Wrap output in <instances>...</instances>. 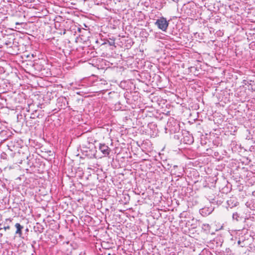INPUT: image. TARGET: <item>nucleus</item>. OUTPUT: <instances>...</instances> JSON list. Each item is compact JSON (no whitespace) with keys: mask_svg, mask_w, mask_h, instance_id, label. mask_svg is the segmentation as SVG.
Here are the masks:
<instances>
[{"mask_svg":"<svg viewBox=\"0 0 255 255\" xmlns=\"http://www.w3.org/2000/svg\"><path fill=\"white\" fill-rule=\"evenodd\" d=\"M15 227L16 228L15 234L18 235L19 237H21L22 234V230L23 229V227L19 223H16L15 224Z\"/></svg>","mask_w":255,"mask_h":255,"instance_id":"3","label":"nucleus"},{"mask_svg":"<svg viewBox=\"0 0 255 255\" xmlns=\"http://www.w3.org/2000/svg\"><path fill=\"white\" fill-rule=\"evenodd\" d=\"M99 149L105 156L109 155L111 152L110 148L105 144H100Z\"/></svg>","mask_w":255,"mask_h":255,"instance_id":"2","label":"nucleus"},{"mask_svg":"<svg viewBox=\"0 0 255 255\" xmlns=\"http://www.w3.org/2000/svg\"><path fill=\"white\" fill-rule=\"evenodd\" d=\"M155 24L157 26L159 29L163 31H166L168 26L169 23L165 18L161 17L156 20Z\"/></svg>","mask_w":255,"mask_h":255,"instance_id":"1","label":"nucleus"},{"mask_svg":"<svg viewBox=\"0 0 255 255\" xmlns=\"http://www.w3.org/2000/svg\"><path fill=\"white\" fill-rule=\"evenodd\" d=\"M12 222V219L10 218H7L5 219L4 224H5L7 222L11 223Z\"/></svg>","mask_w":255,"mask_h":255,"instance_id":"5","label":"nucleus"},{"mask_svg":"<svg viewBox=\"0 0 255 255\" xmlns=\"http://www.w3.org/2000/svg\"><path fill=\"white\" fill-rule=\"evenodd\" d=\"M185 138H186V137H184V141H185L186 143H187V144H190V143H193V139L192 137L190 138L189 139H188L187 141H186Z\"/></svg>","mask_w":255,"mask_h":255,"instance_id":"4","label":"nucleus"},{"mask_svg":"<svg viewBox=\"0 0 255 255\" xmlns=\"http://www.w3.org/2000/svg\"><path fill=\"white\" fill-rule=\"evenodd\" d=\"M3 229L4 230V231H6L7 230L10 229V226L8 225L7 226H4Z\"/></svg>","mask_w":255,"mask_h":255,"instance_id":"6","label":"nucleus"}]
</instances>
